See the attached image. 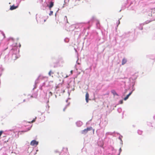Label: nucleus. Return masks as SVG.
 Listing matches in <instances>:
<instances>
[{
	"mask_svg": "<svg viewBox=\"0 0 155 155\" xmlns=\"http://www.w3.org/2000/svg\"><path fill=\"white\" fill-rule=\"evenodd\" d=\"M91 130H93V133H94V129H93L92 127H87L86 129H85L84 130H82L81 131V133L84 134H85L87 133V132L88 131H89Z\"/></svg>",
	"mask_w": 155,
	"mask_h": 155,
	"instance_id": "1",
	"label": "nucleus"
},
{
	"mask_svg": "<svg viewBox=\"0 0 155 155\" xmlns=\"http://www.w3.org/2000/svg\"><path fill=\"white\" fill-rule=\"evenodd\" d=\"M38 142L37 141L35 140H32L30 143L31 145L32 146H36L38 144Z\"/></svg>",
	"mask_w": 155,
	"mask_h": 155,
	"instance_id": "2",
	"label": "nucleus"
},
{
	"mask_svg": "<svg viewBox=\"0 0 155 155\" xmlns=\"http://www.w3.org/2000/svg\"><path fill=\"white\" fill-rule=\"evenodd\" d=\"M89 94L87 92L85 95V99L87 103L88 102Z\"/></svg>",
	"mask_w": 155,
	"mask_h": 155,
	"instance_id": "3",
	"label": "nucleus"
},
{
	"mask_svg": "<svg viewBox=\"0 0 155 155\" xmlns=\"http://www.w3.org/2000/svg\"><path fill=\"white\" fill-rule=\"evenodd\" d=\"M18 7V6H15L14 5L11 6L10 8V9L11 10H13L17 8Z\"/></svg>",
	"mask_w": 155,
	"mask_h": 155,
	"instance_id": "4",
	"label": "nucleus"
},
{
	"mask_svg": "<svg viewBox=\"0 0 155 155\" xmlns=\"http://www.w3.org/2000/svg\"><path fill=\"white\" fill-rule=\"evenodd\" d=\"M54 2H51L50 3V4L48 6L49 8L50 9H51V8H52L54 6Z\"/></svg>",
	"mask_w": 155,
	"mask_h": 155,
	"instance_id": "5",
	"label": "nucleus"
},
{
	"mask_svg": "<svg viewBox=\"0 0 155 155\" xmlns=\"http://www.w3.org/2000/svg\"><path fill=\"white\" fill-rule=\"evenodd\" d=\"M132 91H131L130 93L128 95H127L124 98V100H126L129 97V96L132 94Z\"/></svg>",
	"mask_w": 155,
	"mask_h": 155,
	"instance_id": "6",
	"label": "nucleus"
},
{
	"mask_svg": "<svg viewBox=\"0 0 155 155\" xmlns=\"http://www.w3.org/2000/svg\"><path fill=\"white\" fill-rule=\"evenodd\" d=\"M127 59L125 58H124L123 59L122 61V64L124 65L127 62Z\"/></svg>",
	"mask_w": 155,
	"mask_h": 155,
	"instance_id": "7",
	"label": "nucleus"
},
{
	"mask_svg": "<svg viewBox=\"0 0 155 155\" xmlns=\"http://www.w3.org/2000/svg\"><path fill=\"white\" fill-rule=\"evenodd\" d=\"M111 92L114 95H118L117 94L116 92L114 90H113Z\"/></svg>",
	"mask_w": 155,
	"mask_h": 155,
	"instance_id": "8",
	"label": "nucleus"
},
{
	"mask_svg": "<svg viewBox=\"0 0 155 155\" xmlns=\"http://www.w3.org/2000/svg\"><path fill=\"white\" fill-rule=\"evenodd\" d=\"M138 133L139 134L141 135L142 134V131L140 130H139L138 131Z\"/></svg>",
	"mask_w": 155,
	"mask_h": 155,
	"instance_id": "9",
	"label": "nucleus"
},
{
	"mask_svg": "<svg viewBox=\"0 0 155 155\" xmlns=\"http://www.w3.org/2000/svg\"><path fill=\"white\" fill-rule=\"evenodd\" d=\"M54 73L53 72H52L51 71H50L48 73V74L49 76H51V74H53Z\"/></svg>",
	"mask_w": 155,
	"mask_h": 155,
	"instance_id": "10",
	"label": "nucleus"
},
{
	"mask_svg": "<svg viewBox=\"0 0 155 155\" xmlns=\"http://www.w3.org/2000/svg\"><path fill=\"white\" fill-rule=\"evenodd\" d=\"M53 13V12L52 11H51L50 12V13L49 14L50 15H52Z\"/></svg>",
	"mask_w": 155,
	"mask_h": 155,
	"instance_id": "11",
	"label": "nucleus"
},
{
	"mask_svg": "<svg viewBox=\"0 0 155 155\" xmlns=\"http://www.w3.org/2000/svg\"><path fill=\"white\" fill-rule=\"evenodd\" d=\"M3 132V131H0V137L2 135Z\"/></svg>",
	"mask_w": 155,
	"mask_h": 155,
	"instance_id": "12",
	"label": "nucleus"
},
{
	"mask_svg": "<svg viewBox=\"0 0 155 155\" xmlns=\"http://www.w3.org/2000/svg\"><path fill=\"white\" fill-rule=\"evenodd\" d=\"M120 104H122L123 103V101L121 100L120 101Z\"/></svg>",
	"mask_w": 155,
	"mask_h": 155,
	"instance_id": "13",
	"label": "nucleus"
},
{
	"mask_svg": "<svg viewBox=\"0 0 155 155\" xmlns=\"http://www.w3.org/2000/svg\"><path fill=\"white\" fill-rule=\"evenodd\" d=\"M72 72H73V71L72 70H71V74H72Z\"/></svg>",
	"mask_w": 155,
	"mask_h": 155,
	"instance_id": "14",
	"label": "nucleus"
},
{
	"mask_svg": "<svg viewBox=\"0 0 155 155\" xmlns=\"http://www.w3.org/2000/svg\"><path fill=\"white\" fill-rule=\"evenodd\" d=\"M35 120H32V121L31 122L33 123V122H35Z\"/></svg>",
	"mask_w": 155,
	"mask_h": 155,
	"instance_id": "15",
	"label": "nucleus"
},
{
	"mask_svg": "<svg viewBox=\"0 0 155 155\" xmlns=\"http://www.w3.org/2000/svg\"><path fill=\"white\" fill-rule=\"evenodd\" d=\"M49 93H50V94H51V95H52V93L51 92H49Z\"/></svg>",
	"mask_w": 155,
	"mask_h": 155,
	"instance_id": "16",
	"label": "nucleus"
},
{
	"mask_svg": "<svg viewBox=\"0 0 155 155\" xmlns=\"http://www.w3.org/2000/svg\"><path fill=\"white\" fill-rule=\"evenodd\" d=\"M120 23V21L119 20V24Z\"/></svg>",
	"mask_w": 155,
	"mask_h": 155,
	"instance_id": "17",
	"label": "nucleus"
},
{
	"mask_svg": "<svg viewBox=\"0 0 155 155\" xmlns=\"http://www.w3.org/2000/svg\"><path fill=\"white\" fill-rule=\"evenodd\" d=\"M64 110H65V109H64Z\"/></svg>",
	"mask_w": 155,
	"mask_h": 155,
	"instance_id": "18",
	"label": "nucleus"
}]
</instances>
